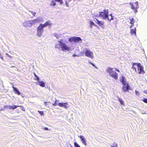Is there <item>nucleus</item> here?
I'll use <instances>...</instances> for the list:
<instances>
[{
	"instance_id": "obj_35",
	"label": "nucleus",
	"mask_w": 147,
	"mask_h": 147,
	"mask_svg": "<svg viewBox=\"0 0 147 147\" xmlns=\"http://www.w3.org/2000/svg\"><path fill=\"white\" fill-rule=\"evenodd\" d=\"M135 93L138 96H139V92H138L136 90L135 91Z\"/></svg>"
},
{
	"instance_id": "obj_25",
	"label": "nucleus",
	"mask_w": 147,
	"mask_h": 147,
	"mask_svg": "<svg viewBox=\"0 0 147 147\" xmlns=\"http://www.w3.org/2000/svg\"><path fill=\"white\" fill-rule=\"evenodd\" d=\"M58 102V101L56 100L55 102L53 104V105L54 106H56L57 105H58V104L59 103Z\"/></svg>"
},
{
	"instance_id": "obj_5",
	"label": "nucleus",
	"mask_w": 147,
	"mask_h": 147,
	"mask_svg": "<svg viewBox=\"0 0 147 147\" xmlns=\"http://www.w3.org/2000/svg\"><path fill=\"white\" fill-rule=\"evenodd\" d=\"M68 40L69 42H74L77 43L81 42L82 40L80 37L73 36L69 38Z\"/></svg>"
},
{
	"instance_id": "obj_9",
	"label": "nucleus",
	"mask_w": 147,
	"mask_h": 147,
	"mask_svg": "<svg viewBox=\"0 0 147 147\" xmlns=\"http://www.w3.org/2000/svg\"><path fill=\"white\" fill-rule=\"evenodd\" d=\"M18 107H20L21 108V109L24 111H25V109L24 108L21 106H16L15 105H13V106H5V108L6 109H13L14 110L15 109L17 108Z\"/></svg>"
},
{
	"instance_id": "obj_18",
	"label": "nucleus",
	"mask_w": 147,
	"mask_h": 147,
	"mask_svg": "<svg viewBox=\"0 0 147 147\" xmlns=\"http://www.w3.org/2000/svg\"><path fill=\"white\" fill-rule=\"evenodd\" d=\"M38 84L40 86L42 87H44L45 86V83L43 81H38Z\"/></svg>"
},
{
	"instance_id": "obj_16",
	"label": "nucleus",
	"mask_w": 147,
	"mask_h": 147,
	"mask_svg": "<svg viewBox=\"0 0 147 147\" xmlns=\"http://www.w3.org/2000/svg\"><path fill=\"white\" fill-rule=\"evenodd\" d=\"M131 6V8L134 10V11L135 12H137V9H136V7H135L134 6V5L133 3H129Z\"/></svg>"
},
{
	"instance_id": "obj_14",
	"label": "nucleus",
	"mask_w": 147,
	"mask_h": 147,
	"mask_svg": "<svg viewBox=\"0 0 147 147\" xmlns=\"http://www.w3.org/2000/svg\"><path fill=\"white\" fill-rule=\"evenodd\" d=\"M94 18L95 22L96 23H97L99 26H101L104 25V22L102 21H99V20H98V19H97L95 18Z\"/></svg>"
},
{
	"instance_id": "obj_40",
	"label": "nucleus",
	"mask_w": 147,
	"mask_h": 147,
	"mask_svg": "<svg viewBox=\"0 0 147 147\" xmlns=\"http://www.w3.org/2000/svg\"><path fill=\"white\" fill-rule=\"evenodd\" d=\"M88 63H89V64H91L92 63V62H91L90 61H88Z\"/></svg>"
},
{
	"instance_id": "obj_3",
	"label": "nucleus",
	"mask_w": 147,
	"mask_h": 147,
	"mask_svg": "<svg viewBox=\"0 0 147 147\" xmlns=\"http://www.w3.org/2000/svg\"><path fill=\"white\" fill-rule=\"evenodd\" d=\"M136 65L138 68V70L139 71L138 73L139 74H144L145 73L144 71L143 70V67L141 65L140 63H134L132 65V68L135 70V71H136V68L134 67Z\"/></svg>"
},
{
	"instance_id": "obj_10",
	"label": "nucleus",
	"mask_w": 147,
	"mask_h": 147,
	"mask_svg": "<svg viewBox=\"0 0 147 147\" xmlns=\"http://www.w3.org/2000/svg\"><path fill=\"white\" fill-rule=\"evenodd\" d=\"M58 105L61 107H64L65 109L69 107L67 102H59Z\"/></svg>"
},
{
	"instance_id": "obj_39",
	"label": "nucleus",
	"mask_w": 147,
	"mask_h": 147,
	"mask_svg": "<svg viewBox=\"0 0 147 147\" xmlns=\"http://www.w3.org/2000/svg\"><path fill=\"white\" fill-rule=\"evenodd\" d=\"M144 92L146 94H147V90H144Z\"/></svg>"
},
{
	"instance_id": "obj_46",
	"label": "nucleus",
	"mask_w": 147,
	"mask_h": 147,
	"mask_svg": "<svg viewBox=\"0 0 147 147\" xmlns=\"http://www.w3.org/2000/svg\"><path fill=\"white\" fill-rule=\"evenodd\" d=\"M71 147H73V146H71Z\"/></svg>"
},
{
	"instance_id": "obj_27",
	"label": "nucleus",
	"mask_w": 147,
	"mask_h": 147,
	"mask_svg": "<svg viewBox=\"0 0 147 147\" xmlns=\"http://www.w3.org/2000/svg\"><path fill=\"white\" fill-rule=\"evenodd\" d=\"M29 11L33 15V17L34 16L36 13V12H33L32 11Z\"/></svg>"
},
{
	"instance_id": "obj_4",
	"label": "nucleus",
	"mask_w": 147,
	"mask_h": 147,
	"mask_svg": "<svg viewBox=\"0 0 147 147\" xmlns=\"http://www.w3.org/2000/svg\"><path fill=\"white\" fill-rule=\"evenodd\" d=\"M112 69V68L109 67L106 70L107 72L111 76L114 78L115 79H117L118 78L117 74Z\"/></svg>"
},
{
	"instance_id": "obj_28",
	"label": "nucleus",
	"mask_w": 147,
	"mask_h": 147,
	"mask_svg": "<svg viewBox=\"0 0 147 147\" xmlns=\"http://www.w3.org/2000/svg\"><path fill=\"white\" fill-rule=\"evenodd\" d=\"M74 145L75 147H80L79 145L76 142L74 143Z\"/></svg>"
},
{
	"instance_id": "obj_19",
	"label": "nucleus",
	"mask_w": 147,
	"mask_h": 147,
	"mask_svg": "<svg viewBox=\"0 0 147 147\" xmlns=\"http://www.w3.org/2000/svg\"><path fill=\"white\" fill-rule=\"evenodd\" d=\"M13 90L15 92L16 94H17L18 95H20V93L19 91L18 90L17 88L13 87Z\"/></svg>"
},
{
	"instance_id": "obj_1",
	"label": "nucleus",
	"mask_w": 147,
	"mask_h": 147,
	"mask_svg": "<svg viewBox=\"0 0 147 147\" xmlns=\"http://www.w3.org/2000/svg\"><path fill=\"white\" fill-rule=\"evenodd\" d=\"M58 41L59 43L55 44V48L57 49L63 51H69L70 50V48L65 43L63 40L62 39L59 40Z\"/></svg>"
},
{
	"instance_id": "obj_36",
	"label": "nucleus",
	"mask_w": 147,
	"mask_h": 147,
	"mask_svg": "<svg viewBox=\"0 0 147 147\" xmlns=\"http://www.w3.org/2000/svg\"><path fill=\"white\" fill-rule=\"evenodd\" d=\"M36 80L38 81H39L40 80V79L37 76V77H36Z\"/></svg>"
},
{
	"instance_id": "obj_30",
	"label": "nucleus",
	"mask_w": 147,
	"mask_h": 147,
	"mask_svg": "<svg viewBox=\"0 0 147 147\" xmlns=\"http://www.w3.org/2000/svg\"><path fill=\"white\" fill-rule=\"evenodd\" d=\"M130 23L131 24H133L134 23V19L133 18H131L130 20Z\"/></svg>"
},
{
	"instance_id": "obj_32",
	"label": "nucleus",
	"mask_w": 147,
	"mask_h": 147,
	"mask_svg": "<svg viewBox=\"0 0 147 147\" xmlns=\"http://www.w3.org/2000/svg\"><path fill=\"white\" fill-rule=\"evenodd\" d=\"M38 112L41 115H43V111H38Z\"/></svg>"
},
{
	"instance_id": "obj_21",
	"label": "nucleus",
	"mask_w": 147,
	"mask_h": 147,
	"mask_svg": "<svg viewBox=\"0 0 147 147\" xmlns=\"http://www.w3.org/2000/svg\"><path fill=\"white\" fill-rule=\"evenodd\" d=\"M136 28H134V29H131L130 30V33L131 34L133 35L134 34H135V35H136Z\"/></svg>"
},
{
	"instance_id": "obj_26",
	"label": "nucleus",
	"mask_w": 147,
	"mask_h": 147,
	"mask_svg": "<svg viewBox=\"0 0 147 147\" xmlns=\"http://www.w3.org/2000/svg\"><path fill=\"white\" fill-rule=\"evenodd\" d=\"M56 1L59 3L60 5H62L63 3V2L62 0H55Z\"/></svg>"
},
{
	"instance_id": "obj_2",
	"label": "nucleus",
	"mask_w": 147,
	"mask_h": 147,
	"mask_svg": "<svg viewBox=\"0 0 147 147\" xmlns=\"http://www.w3.org/2000/svg\"><path fill=\"white\" fill-rule=\"evenodd\" d=\"M108 10H104L103 12H99V16L102 17L105 20H107L110 21L113 19V17L111 14H108Z\"/></svg>"
},
{
	"instance_id": "obj_24",
	"label": "nucleus",
	"mask_w": 147,
	"mask_h": 147,
	"mask_svg": "<svg viewBox=\"0 0 147 147\" xmlns=\"http://www.w3.org/2000/svg\"><path fill=\"white\" fill-rule=\"evenodd\" d=\"M53 35L57 38V39H58L59 37H60V34H58L56 33H54Z\"/></svg>"
},
{
	"instance_id": "obj_8",
	"label": "nucleus",
	"mask_w": 147,
	"mask_h": 147,
	"mask_svg": "<svg viewBox=\"0 0 147 147\" xmlns=\"http://www.w3.org/2000/svg\"><path fill=\"white\" fill-rule=\"evenodd\" d=\"M34 25L32 20L25 21L23 23L22 25L24 27H31Z\"/></svg>"
},
{
	"instance_id": "obj_42",
	"label": "nucleus",
	"mask_w": 147,
	"mask_h": 147,
	"mask_svg": "<svg viewBox=\"0 0 147 147\" xmlns=\"http://www.w3.org/2000/svg\"><path fill=\"white\" fill-rule=\"evenodd\" d=\"M134 24H131V25L130 27V28H132V27L134 26Z\"/></svg>"
},
{
	"instance_id": "obj_29",
	"label": "nucleus",
	"mask_w": 147,
	"mask_h": 147,
	"mask_svg": "<svg viewBox=\"0 0 147 147\" xmlns=\"http://www.w3.org/2000/svg\"><path fill=\"white\" fill-rule=\"evenodd\" d=\"M90 24L91 25L93 26H96L95 24L92 21H90Z\"/></svg>"
},
{
	"instance_id": "obj_12",
	"label": "nucleus",
	"mask_w": 147,
	"mask_h": 147,
	"mask_svg": "<svg viewBox=\"0 0 147 147\" xmlns=\"http://www.w3.org/2000/svg\"><path fill=\"white\" fill-rule=\"evenodd\" d=\"M34 24L37 23H39L43 21V19L41 17H39L36 19L32 20Z\"/></svg>"
},
{
	"instance_id": "obj_13",
	"label": "nucleus",
	"mask_w": 147,
	"mask_h": 147,
	"mask_svg": "<svg viewBox=\"0 0 147 147\" xmlns=\"http://www.w3.org/2000/svg\"><path fill=\"white\" fill-rule=\"evenodd\" d=\"M130 87L129 85L128 84H127L126 86H123L122 87V89L123 91L125 92H128L129 90L130 89Z\"/></svg>"
},
{
	"instance_id": "obj_6",
	"label": "nucleus",
	"mask_w": 147,
	"mask_h": 147,
	"mask_svg": "<svg viewBox=\"0 0 147 147\" xmlns=\"http://www.w3.org/2000/svg\"><path fill=\"white\" fill-rule=\"evenodd\" d=\"M44 28L42 26V24H40L37 28L36 35L39 37L41 36L43 32Z\"/></svg>"
},
{
	"instance_id": "obj_7",
	"label": "nucleus",
	"mask_w": 147,
	"mask_h": 147,
	"mask_svg": "<svg viewBox=\"0 0 147 147\" xmlns=\"http://www.w3.org/2000/svg\"><path fill=\"white\" fill-rule=\"evenodd\" d=\"M85 54L86 56L91 59L93 58L94 55L92 52L91 51L87 48L85 49Z\"/></svg>"
},
{
	"instance_id": "obj_33",
	"label": "nucleus",
	"mask_w": 147,
	"mask_h": 147,
	"mask_svg": "<svg viewBox=\"0 0 147 147\" xmlns=\"http://www.w3.org/2000/svg\"><path fill=\"white\" fill-rule=\"evenodd\" d=\"M143 101L146 103H147V99L146 98H144L143 100Z\"/></svg>"
},
{
	"instance_id": "obj_44",
	"label": "nucleus",
	"mask_w": 147,
	"mask_h": 147,
	"mask_svg": "<svg viewBox=\"0 0 147 147\" xmlns=\"http://www.w3.org/2000/svg\"><path fill=\"white\" fill-rule=\"evenodd\" d=\"M34 75L35 77L37 76L35 74H34Z\"/></svg>"
},
{
	"instance_id": "obj_34",
	"label": "nucleus",
	"mask_w": 147,
	"mask_h": 147,
	"mask_svg": "<svg viewBox=\"0 0 147 147\" xmlns=\"http://www.w3.org/2000/svg\"><path fill=\"white\" fill-rule=\"evenodd\" d=\"M92 66H93V67H95L96 69H98V67L96 66V65H95L93 63H92L91 64Z\"/></svg>"
},
{
	"instance_id": "obj_45",
	"label": "nucleus",
	"mask_w": 147,
	"mask_h": 147,
	"mask_svg": "<svg viewBox=\"0 0 147 147\" xmlns=\"http://www.w3.org/2000/svg\"><path fill=\"white\" fill-rule=\"evenodd\" d=\"M90 27L91 28H92V25H90Z\"/></svg>"
},
{
	"instance_id": "obj_20",
	"label": "nucleus",
	"mask_w": 147,
	"mask_h": 147,
	"mask_svg": "<svg viewBox=\"0 0 147 147\" xmlns=\"http://www.w3.org/2000/svg\"><path fill=\"white\" fill-rule=\"evenodd\" d=\"M51 24L50 22H45L44 24H42L43 27L44 28L48 26L51 25Z\"/></svg>"
},
{
	"instance_id": "obj_43",
	"label": "nucleus",
	"mask_w": 147,
	"mask_h": 147,
	"mask_svg": "<svg viewBox=\"0 0 147 147\" xmlns=\"http://www.w3.org/2000/svg\"><path fill=\"white\" fill-rule=\"evenodd\" d=\"M44 104H45V106H47V102H44Z\"/></svg>"
},
{
	"instance_id": "obj_37",
	"label": "nucleus",
	"mask_w": 147,
	"mask_h": 147,
	"mask_svg": "<svg viewBox=\"0 0 147 147\" xmlns=\"http://www.w3.org/2000/svg\"><path fill=\"white\" fill-rule=\"evenodd\" d=\"M44 129L47 130V131H49L50 130L49 129V128L47 127H45L44 128Z\"/></svg>"
},
{
	"instance_id": "obj_41",
	"label": "nucleus",
	"mask_w": 147,
	"mask_h": 147,
	"mask_svg": "<svg viewBox=\"0 0 147 147\" xmlns=\"http://www.w3.org/2000/svg\"><path fill=\"white\" fill-rule=\"evenodd\" d=\"M115 69L116 70L115 71H117L118 72H119V70L115 68Z\"/></svg>"
},
{
	"instance_id": "obj_38",
	"label": "nucleus",
	"mask_w": 147,
	"mask_h": 147,
	"mask_svg": "<svg viewBox=\"0 0 147 147\" xmlns=\"http://www.w3.org/2000/svg\"><path fill=\"white\" fill-rule=\"evenodd\" d=\"M72 56L73 57H76L78 56L75 54H74L72 55Z\"/></svg>"
},
{
	"instance_id": "obj_22",
	"label": "nucleus",
	"mask_w": 147,
	"mask_h": 147,
	"mask_svg": "<svg viewBox=\"0 0 147 147\" xmlns=\"http://www.w3.org/2000/svg\"><path fill=\"white\" fill-rule=\"evenodd\" d=\"M117 98L118 100L120 102L121 104L123 105H124V104L123 103V100L121 98H120L118 96H117Z\"/></svg>"
},
{
	"instance_id": "obj_31",
	"label": "nucleus",
	"mask_w": 147,
	"mask_h": 147,
	"mask_svg": "<svg viewBox=\"0 0 147 147\" xmlns=\"http://www.w3.org/2000/svg\"><path fill=\"white\" fill-rule=\"evenodd\" d=\"M136 5V9H138V1H136L134 3Z\"/></svg>"
},
{
	"instance_id": "obj_23",
	"label": "nucleus",
	"mask_w": 147,
	"mask_h": 147,
	"mask_svg": "<svg viewBox=\"0 0 147 147\" xmlns=\"http://www.w3.org/2000/svg\"><path fill=\"white\" fill-rule=\"evenodd\" d=\"M65 2V4L67 7H69V3L71 1V0H64Z\"/></svg>"
},
{
	"instance_id": "obj_11",
	"label": "nucleus",
	"mask_w": 147,
	"mask_h": 147,
	"mask_svg": "<svg viewBox=\"0 0 147 147\" xmlns=\"http://www.w3.org/2000/svg\"><path fill=\"white\" fill-rule=\"evenodd\" d=\"M78 136L79 137H80L81 139L82 143L86 146L87 145V140L84 136L82 135H80V136Z\"/></svg>"
},
{
	"instance_id": "obj_15",
	"label": "nucleus",
	"mask_w": 147,
	"mask_h": 147,
	"mask_svg": "<svg viewBox=\"0 0 147 147\" xmlns=\"http://www.w3.org/2000/svg\"><path fill=\"white\" fill-rule=\"evenodd\" d=\"M120 80L121 82L122 83V84L124 86L126 85V82L125 78L122 76L120 78Z\"/></svg>"
},
{
	"instance_id": "obj_17",
	"label": "nucleus",
	"mask_w": 147,
	"mask_h": 147,
	"mask_svg": "<svg viewBox=\"0 0 147 147\" xmlns=\"http://www.w3.org/2000/svg\"><path fill=\"white\" fill-rule=\"evenodd\" d=\"M50 5L52 7H54L56 5V1L55 0H52L50 3Z\"/></svg>"
}]
</instances>
